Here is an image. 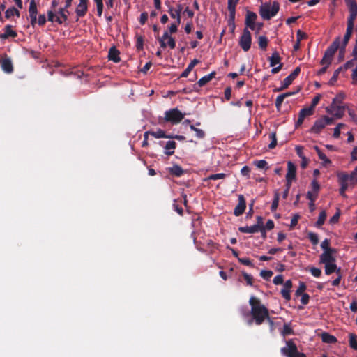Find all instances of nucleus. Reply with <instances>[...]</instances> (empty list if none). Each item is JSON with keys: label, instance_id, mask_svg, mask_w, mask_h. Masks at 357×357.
Listing matches in <instances>:
<instances>
[{"label": "nucleus", "instance_id": "f257e3e1", "mask_svg": "<svg viewBox=\"0 0 357 357\" xmlns=\"http://www.w3.org/2000/svg\"><path fill=\"white\" fill-rule=\"evenodd\" d=\"M249 304L251 306L250 314L257 325H261L266 319H270L268 310L258 298L251 296Z\"/></svg>", "mask_w": 357, "mask_h": 357}, {"label": "nucleus", "instance_id": "f03ea898", "mask_svg": "<svg viewBox=\"0 0 357 357\" xmlns=\"http://www.w3.org/2000/svg\"><path fill=\"white\" fill-rule=\"evenodd\" d=\"M280 9V4L278 1H273L272 4L266 3L262 5L259 9V14L265 20H269L276 15Z\"/></svg>", "mask_w": 357, "mask_h": 357}, {"label": "nucleus", "instance_id": "7ed1b4c3", "mask_svg": "<svg viewBox=\"0 0 357 357\" xmlns=\"http://www.w3.org/2000/svg\"><path fill=\"white\" fill-rule=\"evenodd\" d=\"M340 45V38L337 37L325 51L324 57L320 62L321 65L327 64V66L331 65L333 56L339 49Z\"/></svg>", "mask_w": 357, "mask_h": 357}, {"label": "nucleus", "instance_id": "20e7f679", "mask_svg": "<svg viewBox=\"0 0 357 357\" xmlns=\"http://www.w3.org/2000/svg\"><path fill=\"white\" fill-rule=\"evenodd\" d=\"M280 352L286 357H306L305 354L298 351L296 344L292 340L286 342V347L281 348Z\"/></svg>", "mask_w": 357, "mask_h": 357}, {"label": "nucleus", "instance_id": "39448f33", "mask_svg": "<svg viewBox=\"0 0 357 357\" xmlns=\"http://www.w3.org/2000/svg\"><path fill=\"white\" fill-rule=\"evenodd\" d=\"M185 114H183L177 108H173L165 112V121L170 122L172 124H178L184 118Z\"/></svg>", "mask_w": 357, "mask_h": 357}, {"label": "nucleus", "instance_id": "423d86ee", "mask_svg": "<svg viewBox=\"0 0 357 357\" xmlns=\"http://www.w3.org/2000/svg\"><path fill=\"white\" fill-rule=\"evenodd\" d=\"M252 43V36L248 28H245L243 31L242 35L239 39V45L244 52H248L250 49Z\"/></svg>", "mask_w": 357, "mask_h": 357}, {"label": "nucleus", "instance_id": "0eeeda50", "mask_svg": "<svg viewBox=\"0 0 357 357\" xmlns=\"http://www.w3.org/2000/svg\"><path fill=\"white\" fill-rule=\"evenodd\" d=\"M281 57L278 52H274L269 58L270 66L274 67L271 70L273 74L278 73L282 68L283 63H280Z\"/></svg>", "mask_w": 357, "mask_h": 357}, {"label": "nucleus", "instance_id": "6e6552de", "mask_svg": "<svg viewBox=\"0 0 357 357\" xmlns=\"http://www.w3.org/2000/svg\"><path fill=\"white\" fill-rule=\"evenodd\" d=\"M300 73L301 68L296 67L293 72H291V73L283 80L282 86L280 89H275V91H279L288 88V86L291 85L293 81L298 77Z\"/></svg>", "mask_w": 357, "mask_h": 357}, {"label": "nucleus", "instance_id": "1a4fd4ad", "mask_svg": "<svg viewBox=\"0 0 357 357\" xmlns=\"http://www.w3.org/2000/svg\"><path fill=\"white\" fill-rule=\"evenodd\" d=\"M337 177L340 185V195L342 197H346L345 192L349 187V174L345 172H341L337 174Z\"/></svg>", "mask_w": 357, "mask_h": 357}, {"label": "nucleus", "instance_id": "9d476101", "mask_svg": "<svg viewBox=\"0 0 357 357\" xmlns=\"http://www.w3.org/2000/svg\"><path fill=\"white\" fill-rule=\"evenodd\" d=\"M337 253V250H328L324 252L320 255V263L326 264L330 262H335L334 255Z\"/></svg>", "mask_w": 357, "mask_h": 357}, {"label": "nucleus", "instance_id": "9b49d317", "mask_svg": "<svg viewBox=\"0 0 357 357\" xmlns=\"http://www.w3.org/2000/svg\"><path fill=\"white\" fill-rule=\"evenodd\" d=\"M349 11V16L347 20L355 21L357 16V3L355 0H344Z\"/></svg>", "mask_w": 357, "mask_h": 357}, {"label": "nucleus", "instance_id": "f8f14e48", "mask_svg": "<svg viewBox=\"0 0 357 357\" xmlns=\"http://www.w3.org/2000/svg\"><path fill=\"white\" fill-rule=\"evenodd\" d=\"M314 110L311 107H305L300 110L298 120L295 124L296 128L301 126L306 116H311L314 114Z\"/></svg>", "mask_w": 357, "mask_h": 357}, {"label": "nucleus", "instance_id": "ddd939ff", "mask_svg": "<svg viewBox=\"0 0 357 357\" xmlns=\"http://www.w3.org/2000/svg\"><path fill=\"white\" fill-rule=\"evenodd\" d=\"M183 10L181 4H178L176 8L168 5V13L172 18L176 19L177 24H181V13Z\"/></svg>", "mask_w": 357, "mask_h": 357}, {"label": "nucleus", "instance_id": "4468645a", "mask_svg": "<svg viewBox=\"0 0 357 357\" xmlns=\"http://www.w3.org/2000/svg\"><path fill=\"white\" fill-rule=\"evenodd\" d=\"M238 203L234 210V214L236 216L241 215L244 213L246 208V202L243 195H238Z\"/></svg>", "mask_w": 357, "mask_h": 357}, {"label": "nucleus", "instance_id": "2eb2a0df", "mask_svg": "<svg viewBox=\"0 0 357 357\" xmlns=\"http://www.w3.org/2000/svg\"><path fill=\"white\" fill-rule=\"evenodd\" d=\"M238 1L239 0H228L227 8L229 12V26H231V24L234 23L236 6Z\"/></svg>", "mask_w": 357, "mask_h": 357}, {"label": "nucleus", "instance_id": "dca6fc26", "mask_svg": "<svg viewBox=\"0 0 357 357\" xmlns=\"http://www.w3.org/2000/svg\"><path fill=\"white\" fill-rule=\"evenodd\" d=\"M88 10V0H79V3L77 6L75 13L78 17L85 16Z\"/></svg>", "mask_w": 357, "mask_h": 357}, {"label": "nucleus", "instance_id": "f3484780", "mask_svg": "<svg viewBox=\"0 0 357 357\" xmlns=\"http://www.w3.org/2000/svg\"><path fill=\"white\" fill-rule=\"evenodd\" d=\"M257 17V16L255 13L252 11H248L245 22L246 26L249 27L252 30H254L255 28V22Z\"/></svg>", "mask_w": 357, "mask_h": 357}, {"label": "nucleus", "instance_id": "a211bd4d", "mask_svg": "<svg viewBox=\"0 0 357 357\" xmlns=\"http://www.w3.org/2000/svg\"><path fill=\"white\" fill-rule=\"evenodd\" d=\"M216 75V73L215 71L211 72L208 75H206L204 77H202L197 84L194 85L195 90H197V85H198L199 87H202L204 85H206L207 83H208L213 78L215 77Z\"/></svg>", "mask_w": 357, "mask_h": 357}, {"label": "nucleus", "instance_id": "6ab92c4d", "mask_svg": "<svg viewBox=\"0 0 357 357\" xmlns=\"http://www.w3.org/2000/svg\"><path fill=\"white\" fill-rule=\"evenodd\" d=\"M325 127L324 123L321 118L315 121L309 132L311 133L319 134Z\"/></svg>", "mask_w": 357, "mask_h": 357}, {"label": "nucleus", "instance_id": "aec40b11", "mask_svg": "<svg viewBox=\"0 0 357 357\" xmlns=\"http://www.w3.org/2000/svg\"><path fill=\"white\" fill-rule=\"evenodd\" d=\"M344 106L342 105H335V108H327L326 111L329 113H333L334 112V116L336 119H342L344 115Z\"/></svg>", "mask_w": 357, "mask_h": 357}, {"label": "nucleus", "instance_id": "412c9836", "mask_svg": "<svg viewBox=\"0 0 357 357\" xmlns=\"http://www.w3.org/2000/svg\"><path fill=\"white\" fill-rule=\"evenodd\" d=\"M287 173L286 174V179L295 180L296 174V166L291 162L289 161L287 162Z\"/></svg>", "mask_w": 357, "mask_h": 357}, {"label": "nucleus", "instance_id": "4be33fe9", "mask_svg": "<svg viewBox=\"0 0 357 357\" xmlns=\"http://www.w3.org/2000/svg\"><path fill=\"white\" fill-rule=\"evenodd\" d=\"M325 265V273L326 275H331L334 272H336L337 274L340 273V268H337V266L335 262H330L324 264Z\"/></svg>", "mask_w": 357, "mask_h": 357}, {"label": "nucleus", "instance_id": "5701e85b", "mask_svg": "<svg viewBox=\"0 0 357 357\" xmlns=\"http://www.w3.org/2000/svg\"><path fill=\"white\" fill-rule=\"evenodd\" d=\"M119 51L116 48V47H112L109 50L108 58L109 60L113 61L114 63H118L120 61L121 59L119 57Z\"/></svg>", "mask_w": 357, "mask_h": 357}, {"label": "nucleus", "instance_id": "b1692460", "mask_svg": "<svg viewBox=\"0 0 357 357\" xmlns=\"http://www.w3.org/2000/svg\"><path fill=\"white\" fill-rule=\"evenodd\" d=\"M12 26L10 24L4 27V33L1 35V38H8L9 37L15 38L17 34V32L12 29Z\"/></svg>", "mask_w": 357, "mask_h": 357}, {"label": "nucleus", "instance_id": "393cba45", "mask_svg": "<svg viewBox=\"0 0 357 357\" xmlns=\"http://www.w3.org/2000/svg\"><path fill=\"white\" fill-rule=\"evenodd\" d=\"M1 68L6 73H11L13 71V66L10 59H4L1 61Z\"/></svg>", "mask_w": 357, "mask_h": 357}, {"label": "nucleus", "instance_id": "a878e982", "mask_svg": "<svg viewBox=\"0 0 357 357\" xmlns=\"http://www.w3.org/2000/svg\"><path fill=\"white\" fill-rule=\"evenodd\" d=\"M295 94L294 92H287V93H282V94H280L279 95L277 98H276V100H275V107L277 108L278 110H279L281 107V105L284 100V98L291 96V95H294Z\"/></svg>", "mask_w": 357, "mask_h": 357}, {"label": "nucleus", "instance_id": "bb28decb", "mask_svg": "<svg viewBox=\"0 0 357 357\" xmlns=\"http://www.w3.org/2000/svg\"><path fill=\"white\" fill-rule=\"evenodd\" d=\"M169 172L171 175L179 177L183 174L184 171L182 167L178 165H174L172 167L168 168Z\"/></svg>", "mask_w": 357, "mask_h": 357}, {"label": "nucleus", "instance_id": "cd10ccee", "mask_svg": "<svg viewBox=\"0 0 357 357\" xmlns=\"http://www.w3.org/2000/svg\"><path fill=\"white\" fill-rule=\"evenodd\" d=\"M322 342L327 344H335L337 342V339L328 333H323L321 334Z\"/></svg>", "mask_w": 357, "mask_h": 357}, {"label": "nucleus", "instance_id": "c85d7f7f", "mask_svg": "<svg viewBox=\"0 0 357 357\" xmlns=\"http://www.w3.org/2000/svg\"><path fill=\"white\" fill-rule=\"evenodd\" d=\"M238 230L242 233L255 234L259 232V229L255 225L252 226L240 227Z\"/></svg>", "mask_w": 357, "mask_h": 357}, {"label": "nucleus", "instance_id": "c756f323", "mask_svg": "<svg viewBox=\"0 0 357 357\" xmlns=\"http://www.w3.org/2000/svg\"><path fill=\"white\" fill-rule=\"evenodd\" d=\"M199 63V61L197 59H194L188 66V67L185 69V70L181 73V77H187L189 73L192 71L195 65Z\"/></svg>", "mask_w": 357, "mask_h": 357}, {"label": "nucleus", "instance_id": "7c9ffc66", "mask_svg": "<svg viewBox=\"0 0 357 357\" xmlns=\"http://www.w3.org/2000/svg\"><path fill=\"white\" fill-rule=\"evenodd\" d=\"M176 146V143L174 141H168L165 146V149H166L165 153L167 155H172L174 153Z\"/></svg>", "mask_w": 357, "mask_h": 357}, {"label": "nucleus", "instance_id": "2f4dec72", "mask_svg": "<svg viewBox=\"0 0 357 357\" xmlns=\"http://www.w3.org/2000/svg\"><path fill=\"white\" fill-rule=\"evenodd\" d=\"M47 20L50 22H55L58 23L59 24H62V21H61V18L59 17V16H57L54 13L53 10H50L47 11Z\"/></svg>", "mask_w": 357, "mask_h": 357}, {"label": "nucleus", "instance_id": "473e14b6", "mask_svg": "<svg viewBox=\"0 0 357 357\" xmlns=\"http://www.w3.org/2000/svg\"><path fill=\"white\" fill-rule=\"evenodd\" d=\"M344 97H345V96L343 93H339L333 99V101L330 106V108H335V105H340V104L342 102L343 100L344 99Z\"/></svg>", "mask_w": 357, "mask_h": 357}, {"label": "nucleus", "instance_id": "72a5a7b5", "mask_svg": "<svg viewBox=\"0 0 357 357\" xmlns=\"http://www.w3.org/2000/svg\"><path fill=\"white\" fill-rule=\"evenodd\" d=\"M314 150L318 154L319 158L323 161L325 165H330L331 161L326 157V155L321 151L318 146H314Z\"/></svg>", "mask_w": 357, "mask_h": 357}, {"label": "nucleus", "instance_id": "f704fd0d", "mask_svg": "<svg viewBox=\"0 0 357 357\" xmlns=\"http://www.w3.org/2000/svg\"><path fill=\"white\" fill-rule=\"evenodd\" d=\"M150 135L155 138H171V135H167L165 132L161 129H158L156 131H149Z\"/></svg>", "mask_w": 357, "mask_h": 357}, {"label": "nucleus", "instance_id": "c9c22d12", "mask_svg": "<svg viewBox=\"0 0 357 357\" xmlns=\"http://www.w3.org/2000/svg\"><path fill=\"white\" fill-rule=\"evenodd\" d=\"M29 13V17H37L38 9H37V5H36L35 0H30Z\"/></svg>", "mask_w": 357, "mask_h": 357}, {"label": "nucleus", "instance_id": "e433bc0d", "mask_svg": "<svg viewBox=\"0 0 357 357\" xmlns=\"http://www.w3.org/2000/svg\"><path fill=\"white\" fill-rule=\"evenodd\" d=\"M349 344L352 349L357 350V335L355 333L349 334Z\"/></svg>", "mask_w": 357, "mask_h": 357}, {"label": "nucleus", "instance_id": "4c0bfd02", "mask_svg": "<svg viewBox=\"0 0 357 357\" xmlns=\"http://www.w3.org/2000/svg\"><path fill=\"white\" fill-rule=\"evenodd\" d=\"M268 43V40L265 36H260L258 38V45L260 49L266 50Z\"/></svg>", "mask_w": 357, "mask_h": 357}, {"label": "nucleus", "instance_id": "58836bf2", "mask_svg": "<svg viewBox=\"0 0 357 357\" xmlns=\"http://www.w3.org/2000/svg\"><path fill=\"white\" fill-rule=\"evenodd\" d=\"M326 218V213L325 211H322L319 215L318 220L315 223V226L318 228L321 227L324 224Z\"/></svg>", "mask_w": 357, "mask_h": 357}, {"label": "nucleus", "instance_id": "ea45409f", "mask_svg": "<svg viewBox=\"0 0 357 357\" xmlns=\"http://www.w3.org/2000/svg\"><path fill=\"white\" fill-rule=\"evenodd\" d=\"M307 238L313 245H317L319 243V236L317 234L310 231L307 233Z\"/></svg>", "mask_w": 357, "mask_h": 357}, {"label": "nucleus", "instance_id": "a19ab883", "mask_svg": "<svg viewBox=\"0 0 357 357\" xmlns=\"http://www.w3.org/2000/svg\"><path fill=\"white\" fill-rule=\"evenodd\" d=\"M57 13L59 15V17L61 18L62 23L68 20V15L66 13H68V11L67 8L64 7L60 8Z\"/></svg>", "mask_w": 357, "mask_h": 357}, {"label": "nucleus", "instance_id": "79ce46f5", "mask_svg": "<svg viewBox=\"0 0 357 357\" xmlns=\"http://www.w3.org/2000/svg\"><path fill=\"white\" fill-rule=\"evenodd\" d=\"M342 70H343V67H340L334 71L333 76L331 77L328 82V84L330 85H333L334 83L337 80L339 74Z\"/></svg>", "mask_w": 357, "mask_h": 357}, {"label": "nucleus", "instance_id": "37998d69", "mask_svg": "<svg viewBox=\"0 0 357 357\" xmlns=\"http://www.w3.org/2000/svg\"><path fill=\"white\" fill-rule=\"evenodd\" d=\"M269 139H271V143L268 144V148L270 149H273L277 145L276 132H273L270 133Z\"/></svg>", "mask_w": 357, "mask_h": 357}, {"label": "nucleus", "instance_id": "c03bdc74", "mask_svg": "<svg viewBox=\"0 0 357 357\" xmlns=\"http://www.w3.org/2000/svg\"><path fill=\"white\" fill-rule=\"evenodd\" d=\"M351 35L345 33L343 41L340 47V53H345V47L347 45Z\"/></svg>", "mask_w": 357, "mask_h": 357}, {"label": "nucleus", "instance_id": "a18cd8bd", "mask_svg": "<svg viewBox=\"0 0 357 357\" xmlns=\"http://www.w3.org/2000/svg\"><path fill=\"white\" fill-rule=\"evenodd\" d=\"M282 335L285 337L291 334H294V331L288 324H285L283 326V328L281 331Z\"/></svg>", "mask_w": 357, "mask_h": 357}, {"label": "nucleus", "instance_id": "49530a36", "mask_svg": "<svg viewBox=\"0 0 357 357\" xmlns=\"http://www.w3.org/2000/svg\"><path fill=\"white\" fill-rule=\"evenodd\" d=\"M137 42L136 48L138 51L142 50L144 48V38L141 35H136Z\"/></svg>", "mask_w": 357, "mask_h": 357}, {"label": "nucleus", "instance_id": "de8ad7c7", "mask_svg": "<svg viewBox=\"0 0 357 357\" xmlns=\"http://www.w3.org/2000/svg\"><path fill=\"white\" fill-rule=\"evenodd\" d=\"M306 284L303 282H299V287L295 292V295L298 297L301 295L305 294L304 291L306 290Z\"/></svg>", "mask_w": 357, "mask_h": 357}, {"label": "nucleus", "instance_id": "09e8293b", "mask_svg": "<svg viewBox=\"0 0 357 357\" xmlns=\"http://www.w3.org/2000/svg\"><path fill=\"white\" fill-rule=\"evenodd\" d=\"M279 199V194L278 192H275L274 195V199L271 206V211H275L277 209L278 206Z\"/></svg>", "mask_w": 357, "mask_h": 357}, {"label": "nucleus", "instance_id": "8fccbe9b", "mask_svg": "<svg viewBox=\"0 0 357 357\" xmlns=\"http://www.w3.org/2000/svg\"><path fill=\"white\" fill-rule=\"evenodd\" d=\"M273 273L269 270H262L260 272V276L263 278L264 280L268 281L270 278L272 277Z\"/></svg>", "mask_w": 357, "mask_h": 357}, {"label": "nucleus", "instance_id": "3c124183", "mask_svg": "<svg viewBox=\"0 0 357 357\" xmlns=\"http://www.w3.org/2000/svg\"><path fill=\"white\" fill-rule=\"evenodd\" d=\"M254 163L259 169H268V163L265 160H256Z\"/></svg>", "mask_w": 357, "mask_h": 357}, {"label": "nucleus", "instance_id": "603ef678", "mask_svg": "<svg viewBox=\"0 0 357 357\" xmlns=\"http://www.w3.org/2000/svg\"><path fill=\"white\" fill-rule=\"evenodd\" d=\"M321 248L324 250V252L327 251L328 250H334L335 248L330 247V240L328 238L324 239L321 243Z\"/></svg>", "mask_w": 357, "mask_h": 357}, {"label": "nucleus", "instance_id": "864d4df0", "mask_svg": "<svg viewBox=\"0 0 357 357\" xmlns=\"http://www.w3.org/2000/svg\"><path fill=\"white\" fill-rule=\"evenodd\" d=\"M226 177V174L224 173H218V174H211L208 177V180H218V179H223Z\"/></svg>", "mask_w": 357, "mask_h": 357}, {"label": "nucleus", "instance_id": "5fc2aeb1", "mask_svg": "<svg viewBox=\"0 0 357 357\" xmlns=\"http://www.w3.org/2000/svg\"><path fill=\"white\" fill-rule=\"evenodd\" d=\"M321 94H317V96H315L312 100L310 107H311L312 109L314 110V108L319 104V102L321 100Z\"/></svg>", "mask_w": 357, "mask_h": 357}, {"label": "nucleus", "instance_id": "6e6d98bb", "mask_svg": "<svg viewBox=\"0 0 357 357\" xmlns=\"http://www.w3.org/2000/svg\"><path fill=\"white\" fill-rule=\"evenodd\" d=\"M291 290L289 289H286L285 287H283V289L281 290V294L282 297L287 300L289 301L291 299Z\"/></svg>", "mask_w": 357, "mask_h": 357}, {"label": "nucleus", "instance_id": "4d7b16f0", "mask_svg": "<svg viewBox=\"0 0 357 357\" xmlns=\"http://www.w3.org/2000/svg\"><path fill=\"white\" fill-rule=\"evenodd\" d=\"M310 272L315 278H319L321 275V269L316 267H311L310 268Z\"/></svg>", "mask_w": 357, "mask_h": 357}, {"label": "nucleus", "instance_id": "13d9d810", "mask_svg": "<svg viewBox=\"0 0 357 357\" xmlns=\"http://www.w3.org/2000/svg\"><path fill=\"white\" fill-rule=\"evenodd\" d=\"M238 261L245 266L253 267V264L249 258H238Z\"/></svg>", "mask_w": 357, "mask_h": 357}, {"label": "nucleus", "instance_id": "bf43d9fd", "mask_svg": "<svg viewBox=\"0 0 357 357\" xmlns=\"http://www.w3.org/2000/svg\"><path fill=\"white\" fill-rule=\"evenodd\" d=\"M349 181H350V184L351 185H354L357 183V174L354 172L353 171L349 175Z\"/></svg>", "mask_w": 357, "mask_h": 357}, {"label": "nucleus", "instance_id": "052dcab7", "mask_svg": "<svg viewBox=\"0 0 357 357\" xmlns=\"http://www.w3.org/2000/svg\"><path fill=\"white\" fill-rule=\"evenodd\" d=\"M242 274H243V276L245 280L246 281L247 284L252 286V280H253L252 276L245 272H243Z\"/></svg>", "mask_w": 357, "mask_h": 357}, {"label": "nucleus", "instance_id": "680f3d73", "mask_svg": "<svg viewBox=\"0 0 357 357\" xmlns=\"http://www.w3.org/2000/svg\"><path fill=\"white\" fill-rule=\"evenodd\" d=\"M284 282V278L282 275H276L273 280V282L275 285H279L283 284Z\"/></svg>", "mask_w": 357, "mask_h": 357}, {"label": "nucleus", "instance_id": "e2e57ef3", "mask_svg": "<svg viewBox=\"0 0 357 357\" xmlns=\"http://www.w3.org/2000/svg\"><path fill=\"white\" fill-rule=\"evenodd\" d=\"M354 21H349V20H347V30H346V33H348V34H352V32H353V30H354Z\"/></svg>", "mask_w": 357, "mask_h": 357}, {"label": "nucleus", "instance_id": "0e129e2a", "mask_svg": "<svg viewBox=\"0 0 357 357\" xmlns=\"http://www.w3.org/2000/svg\"><path fill=\"white\" fill-rule=\"evenodd\" d=\"M311 185H312V190L314 191V192L315 194L318 195L319 190L320 189V185H319V183L315 179H314L312 181Z\"/></svg>", "mask_w": 357, "mask_h": 357}, {"label": "nucleus", "instance_id": "69168bd1", "mask_svg": "<svg viewBox=\"0 0 357 357\" xmlns=\"http://www.w3.org/2000/svg\"><path fill=\"white\" fill-rule=\"evenodd\" d=\"M321 119L323 120L325 126L328 125H331L334 122V119L333 117H329L328 116H324Z\"/></svg>", "mask_w": 357, "mask_h": 357}, {"label": "nucleus", "instance_id": "338daca9", "mask_svg": "<svg viewBox=\"0 0 357 357\" xmlns=\"http://www.w3.org/2000/svg\"><path fill=\"white\" fill-rule=\"evenodd\" d=\"M173 208L180 215H183V208H182V206H181L179 204H177L176 200H175L173 204Z\"/></svg>", "mask_w": 357, "mask_h": 357}, {"label": "nucleus", "instance_id": "774afa93", "mask_svg": "<svg viewBox=\"0 0 357 357\" xmlns=\"http://www.w3.org/2000/svg\"><path fill=\"white\" fill-rule=\"evenodd\" d=\"M348 114L351 120L357 124V115L356 114L355 112L352 109H348Z\"/></svg>", "mask_w": 357, "mask_h": 357}]
</instances>
